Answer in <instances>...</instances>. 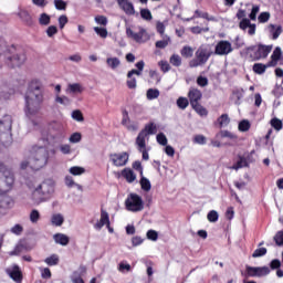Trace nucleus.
I'll return each mask as SVG.
<instances>
[{"label":"nucleus","instance_id":"774afa93","mask_svg":"<svg viewBox=\"0 0 283 283\" xmlns=\"http://www.w3.org/2000/svg\"><path fill=\"white\" fill-rule=\"evenodd\" d=\"M95 22L98 25H107V17H105V15H97V17H95Z\"/></svg>","mask_w":283,"mask_h":283},{"label":"nucleus","instance_id":"bf43d9fd","mask_svg":"<svg viewBox=\"0 0 283 283\" xmlns=\"http://www.w3.org/2000/svg\"><path fill=\"white\" fill-rule=\"evenodd\" d=\"M274 242L277 247H282L283 245V231H279L275 235H274Z\"/></svg>","mask_w":283,"mask_h":283},{"label":"nucleus","instance_id":"338daca9","mask_svg":"<svg viewBox=\"0 0 283 283\" xmlns=\"http://www.w3.org/2000/svg\"><path fill=\"white\" fill-rule=\"evenodd\" d=\"M82 138H83V136L81 135V133H73L70 136V143H81Z\"/></svg>","mask_w":283,"mask_h":283},{"label":"nucleus","instance_id":"f257e3e1","mask_svg":"<svg viewBox=\"0 0 283 283\" xmlns=\"http://www.w3.org/2000/svg\"><path fill=\"white\" fill-rule=\"evenodd\" d=\"M43 103V93L41 92V81L33 80L29 84V88L25 95V115L29 118L36 116L41 111Z\"/></svg>","mask_w":283,"mask_h":283},{"label":"nucleus","instance_id":"cd10ccee","mask_svg":"<svg viewBox=\"0 0 283 283\" xmlns=\"http://www.w3.org/2000/svg\"><path fill=\"white\" fill-rule=\"evenodd\" d=\"M51 222L54 227H61L63 226V222H65V219L61 213H57L52 216Z\"/></svg>","mask_w":283,"mask_h":283},{"label":"nucleus","instance_id":"0e129e2a","mask_svg":"<svg viewBox=\"0 0 283 283\" xmlns=\"http://www.w3.org/2000/svg\"><path fill=\"white\" fill-rule=\"evenodd\" d=\"M282 262L279 259H274L270 262V269L272 271H276L277 269H281Z\"/></svg>","mask_w":283,"mask_h":283},{"label":"nucleus","instance_id":"864d4df0","mask_svg":"<svg viewBox=\"0 0 283 283\" xmlns=\"http://www.w3.org/2000/svg\"><path fill=\"white\" fill-rule=\"evenodd\" d=\"M42 280H50L52 277V271L50 268L40 269Z\"/></svg>","mask_w":283,"mask_h":283},{"label":"nucleus","instance_id":"c03bdc74","mask_svg":"<svg viewBox=\"0 0 283 283\" xmlns=\"http://www.w3.org/2000/svg\"><path fill=\"white\" fill-rule=\"evenodd\" d=\"M51 18L48 13H42L39 18L40 25H50Z\"/></svg>","mask_w":283,"mask_h":283},{"label":"nucleus","instance_id":"20e7f679","mask_svg":"<svg viewBox=\"0 0 283 283\" xmlns=\"http://www.w3.org/2000/svg\"><path fill=\"white\" fill-rule=\"evenodd\" d=\"M45 163H48L45 149H43V147H40L30 159V161H22L20 164V168L24 170L30 167L33 171H39V169H42L45 166Z\"/></svg>","mask_w":283,"mask_h":283},{"label":"nucleus","instance_id":"603ef678","mask_svg":"<svg viewBox=\"0 0 283 283\" xmlns=\"http://www.w3.org/2000/svg\"><path fill=\"white\" fill-rule=\"evenodd\" d=\"M193 143L196 145H207V137H205V135H196L193 137Z\"/></svg>","mask_w":283,"mask_h":283},{"label":"nucleus","instance_id":"9b49d317","mask_svg":"<svg viewBox=\"0 0 283 283\" xmlns=\"http://www.w3.org/2000/svg\"><path fill=\"white\" fill-rule=\"evenodd\" d=\"M231 52H233V46H231V42L227 40L219 41L214 49V54H218V56H227V54H231Z\"/></svg>","mask_w":283,"mask_h":283},{"label":"nucleus","instance_id":"052dcab7","mask_svg":"<svg viewBox=\"0 0 283 283\" xmlns=\"http://www.w3.org/2000/svg\"><path fill=\"white\" fill-rule=\"evenodd\" d=\"M218 211L216 210H211L208 216H207V219L209 220V222H218Z\"/></svg>","mask_w":283,"mask_h":283},{"label":"nucleus","instance_id":"4d7b16f0","mask_svg":"<svg viewBox=\"0 0 283 283\" xmlns=\"http://www.w3.org/2000/svg\"><path fill=\"white\" fill-rule=\"evenodd\" d=\"M269 19H271V13L269 12H261L258 18L259 23H266Z\"/></svg>","mask_w":283,"mask_h":283},{"label":"nucleus","instance_id":"ddd939ff","mask_svg":"<svg viewBox=\"0 0 283 283\" xmlns=\"http://www.w3.org/2000/svg\"><path fill=\"white\" fill-rule=\"evenodd\" d=\"M7 273L13 282L21 283L23 282V272L18 264H13L11 269L7 270Z\"/></svg>","mask_w":283,"mask_h":283},{"label":"nucleus","instance_id":"4be33fe9","mask_svg":"<svg viewBox=\"0 0 283 283\" xmlns=\"http://www.w3.org/2000/svg\"><path fill=\"white\" fill-rule=\"evenodd\" d=\"M84 90L80 83L69 84L67 86L70 94H83Z\"/></svg>","mask_w":283,"mask_h":283},{"label":"nucleus","instance_id":"7ed1b4c3","mask_svg":"<svg viewBox=\"0 0 283 283\" xmlns=\"http://www.w3.org/2000/svg\"><path fill=\"white\" fill-rule=\"evenodd\" d=\"M52 193H54V185L43 181L33 190L32 200L35 201L36 205H41V202L50 200V198H52Z\"/></svg>","mask_w":283,"mask_h":283},{"label":"nucleus","instance_id":"473e14b6","mask_svg":"<svg viewBox=\"0 0 283 283\" xmlns=\"http://www.w3.org/2000/svg\"><path fill=\"white\" fill-rule=\"evenodd\" d=\"M146 96L148 101H154L158 98V96H160V91H158L157 88H149L146 93Z\"/></svg>","mask_w":283,"mask_h":283},{"label":"nucleus","instance_id":"f704fd0d","mask_svg":"<svg viewBox=\"0 0 283 283\" xmlns=\"http://www.w3.org/2000/svg\"><path fill=\"white\" fill-rule=\"evenodd\" d=\"M69 171L72 176H83V174L85 172V168L81 166H73L70 168Z\"/></svg>","mask_w":283,"mask_h":283},{"label":"nucleus","instance_id":"6e6552de","mask_svg":"<svg viewBox=\"0 0 283 283\" xmlns=\"http://www.w3.org/2000/svg\"><path fill=\"white\" fill-rule=\"evenodd\" d=\"M157 128H156V124L154 123H149L146 124L144 129H142L136 138V145L137 147H142L145 148V138H147V136L149 135H154L156 134Z\"/></svg>","mask_w":283,"mask_h":283},{"label":"nucleus","instance_id":"f8f14e48","mask_svg":"<svg viewBox=\"0 0 283 283\" xmlns=\"http://www.w3.org/2000/svg\"><path fill=\"white\" fill-rule=\"evenodd\" d=\"M7 63L9 67H21L25 63V53L23 51H20L12 56H9L7 59Z\"/></svg>","mask_w":283,"mask_h":283},{"label":"nucleus","instance_id":"393cba45","mask_svg":"<svg viewBox=\"0 0 283 283\" xmlns=\"http://www.w3.org/2000/svg\"><path fill=\"white\" fill-rule=\"evenodd\" d=\"M19 17L27 25H33L34 21L32 20V15L28 11H20Z\"/></svg>","mask_w":283,"mask_h":283},{"label":"nucleus","instance_id":"6e6d98bb","mask_svg":"<svg viewBox=\"0 0 283 283\" xmlns=\"http://www.w3.org/2000/svg\"><path fill=\"white\" fill-rule=\"evenodd\" d=\"M126 85L128 90H136L137 87L136 77H134V75L128 77V80L126 81Z\"/></svg>","mask_w":283,"mask_h":283},{"label":"nucleus","instance_id":"13d9d810","mask_svg":"<svg viewBox=\"0 0 283 283\" xmlns=\"http://www.w3.org/2000/svg\"><path fill=\"white\" fill-rule=\"evenodd\" d=\"M72 282H73V283H85V281L83 280V276H81V274L78 273V271H74V272H73Z\"/></svg>","mask_w":283,"mask_h":283},{"label":"nucleus","instance_id":"412c9836","mask_svg":"<svg viewBox=\"0 0 283 283\" xmlns=\"http://www.w3.org/2000/svg\"><path fill=\"white\" fill-rule=\"evenodd\" d=\"M122 176L128 182H134V180H136V174H134V170H132V168H125L124 170H122Z\"/></svg>","mask_w":283,"mask_h":283},{"label":"nucleus","instance_id":"ea45409f","mask_svg":"<svg viewBox=\"0 0 283 283\" xmlns=\"http://www.w3.org/2000/svg\"><path fill=\"white\" fill-rule=\"evenodd\" d=\"M158 66L160 67L161 72H164V74H167V72L171 70V65L169 64V62L164 60L158 62Z\"/></svg>","mask_w":283,"mask_h":283},{"label":"nucleus","instance_id":"dca6fc26","mask_svg":"<svg viewBox=\"0 0 283 283\" xmlns=\"http://www.w3.org/2000/svg\"><path fill=\"white\" fill-rule=\"evenodd\" d=\"M188 98L190 105H195L196 103H200L202 101V91L191 87L188 92Z\"/></svg>","mask_w":283,"mask_h":283},{"label":"nucleus","instance_id":"3c124183","mask_svg":"<svg viewBox=\"0 0 283 283\" xmlns=\"http://www.w3.org/2000/svg\"><path fill=\"white\" fill-rule=\"evenodd\" d=\"M221 138H230V140H235L238 136L229 130H221L220 132Z\"/></svg>","mask_w":283,"mask_h":283},{"label":"nucleus","instance_id":"a18cd8bd","mask_svg":"<svg viewBox=\"0 0 283 283\" xmlns=\"http://www.w3.org/2000/svg\"><path fill=\"white\" fill-rule=\"evenodd\" d=\"M140 17L145 21H151V19H154V17L151 15V11H149V9H142Z\"/></svg>","mask_w":283,"mask_h":283},{"label":"nucleus","instance_id":"49530a36","mask_svg":"<svg viewBox=\"0 0 283 283\" xmlns=\"http://www.w3.org/2000/svg\"><path fill=\"white\" fill-rule=\"evenodd\" d=\"M72 118L74 120H77L78 123H83V120H85V118L83 117V113L80 109L72 112Z\"/></svg>","mask_w":283,"mask_h":283},{"label":"nucleus","instance_id":"9d476101","mask_svg":"<svg viewBox=\"0 0 283 283\" xmlns=\"http://www.w3.org/2000/svg\"><path fill=\"white\" fill-rule=\"evenodd\" d=\"M245 271L249 277H264L271 273V269H269V266L254 268L248 265Z\"/></svg>","mask_w":283,"mask_h":283},{"label":"nucleus","instance_id":"a878e982","mask_svg":"<svg viewBox=\"0 0 283 283\" xmlns=\"http://www.w3.org/2000/svg\"><path fill=\"white\" fill-rule=\"evenodd\" d=\"M196 19H206V21H216V17L209 15L207 12H202L200 10L195 11Z\"/></svg>","mask_w":283,"mask_h":283},{"label":"nucleus","instance_id":"79ce46f5","mask_svg":"<svg viewBox=\"0 0 283 283\" xmlns=\"http://www.w3.org/2000/svg\"><path fill=\"white\" fill-rule=\"evenodd\" d=\"M23 251H28V248H25V245L23 244H18L13 251H11L10 255H21V253H23Z\"/></svg>","mask_w":283,"mask_h":283},{"label":"nucleus","instance_id":"aec40b11","mask_svg":"<svg viewBox=\"0 0 283 283\" xmlns=\"http://www.w3.org/2000/svg\"><path fill=\"white\" fill-rule=\"evenodd\" d=\"M270 34H272L273 41L280 39V34H282V25H275V24H270L269 27Z\"/></svg>","mask_w":283,"mask_h":283},{"label":"nucleus","instance_id":"e433bc0d","mask_svg":"<svg viewBox=\"0 0 283 283\" xmlns=\"http://www.w3.org/2000/svg\"><path fill=\"white\" fill-rule=\"evenodd\" d=\"M189 99L187 97H179L177 99V107H179V109H187V107H189Z\"/></svg>","mask_w":283,"mask_h":283},{"label":"nucleus","instance_id":"09e8293b","mask_svg":"<svg viewBox=\"0 0 283 283\" xmlns=\"http://www.w3.org/2000/svg\"><path fill=\"white\" fill-rule=\"evenodd\" d=\"M94 32H96V34L101 36V39H107V29L95 27Z\"/></svg>","mask_w":283,"mask_h":283},{"label":"nucleus","instance_id":"bb28decb","mask_svg":"<svg viewBox=\"0 0 283 283\" xmlns=\"http://www.w3.org/2000/svg\"><path fill=\"white\" fill-rule=\"evenodd\" d=\"M61 260L59 259V254H51L49 258L44 260L48 266H56Z\"/></svg>","mask_w":283,"mask_h":283},{"label":"nucleus","instance_id":"4468645a","mask_svg":"<svg viewBox=\"0 0 283 283\" xmlns=\"http://www.w3.org/2000/svg\"><path fill=\"white\" fill-rule=\"evenodd\" d=\"M107 227L108 231L111 233H114V229H112L109 226V213H107L104 209H101V219L99 221L95 224L96 229H103V227Z\"/></svg>","mask_w":283,"mask_h":283},{"label":"nucleus","instance_id":"4c0bfd02","mask_svg":"<svg viewBox=\"0 0 283 283\" xmlns=\"http://www.w3.org/2000/svg\"><path fill=\"white\" fill-rule=\"evenodd\" d=\"M251 129V123L243 119L239 123V132H249Z\"/></svg>","mask_w":283,"mask_h":283},{"label":"nucleus","instance_id":"5fc2aeb1","mask_svg":"<svg viewBox=\"0 0 283 283\" xmlns=\"http://www.w3.org/2000/svg\"><path fill=\"white\" fill-rule=\"evenodd\" d=\"M54 6L57 10H67V2L65 0H54Z\"/></svg>","mask_w":283,"mask_h":283},{"label":"nucleus","instance_id":"6ab92c4d","mask_svg":"<svg viewBox=\"0 0 283 283\" xmlns=\"http://www.w3.org/2000/svg\"><path fill=\"white\" fill-rule=\"evenodd\" d=\"M53 240L56 244H61V247H67L70 244V237L64 233H55Z\"/></svg>","mask_w":283,"mask_h":283},{"label":"nucleus","instance_id":"1a4fd4ad","mask_svg":"<svg viewBox=\"0 0 283 283\" xmlns=\"http://www.w3.org/2000/svg\"><path fill=\"white\" fill-rule=\"evenodd\" d=\"M108 158L114 167H125L129 163V153H112L108 155Z\"/></svg>","mask_w":283,"mask_h":283},{"label":"nucleus","instance_id":"f03ea898","mask_svg":"<svg viewBox=\"0 0 283 283\" xmlns=\"http://www.w3.org/2000/svg\"><path fill=\"white\" fill-rule=\"evenodd\" d=\"M272 50L273 45L259 43L245 48L244 54L250 61H262V59H266L271 54Z\"/></svg>","mask_w":283,"mask_h":283},{"label":"nucleus","instance_id":"2eb2a0df","mask_svg":"<svg viewBox=\"0 0 283 283\" xmlns=\"http://www.w3.org/2000/svg\"><path fill=\"white\" fill-rule=\"evenodd\" d=\"M120 10L125 12L128 17L136 14V10L134 9V4L129 0H116Z\"/></svg>","mask_w":283,"mask_h":283},{"label":"nucleus","instance_id":"680f3d73","mask_svg":"<svg viewBox=\"0 0 283 283\" xmlns=\"http://www.w3.org/2000/svg\"><path fill=\"white\" fill-rule=\"evenodd\" d=\"M273 96H275V98H281V96H283V87L282 85H276L274 87V90L272 91Z\"/></svg>","mask_w":283,"mask_h":283},{"label":"nucleus","instance_id":"a19ab883","mask_svg":"<svg viewBox=\"0 0 283 283\" xmlns=\"http://www.w3.org/2000/svg\"><path fill=\"white\" fill-rule=\"evenodd\" d=\"M169 36H166V39L164 40H159L155 43V46L158 48L159 50H165V48H167V45H169Z\"/></svg>","mask_w":283,"mask_h":283},{"label":"nucleus","instance_id":"69168bd1","mask_svg":"<svg viewBox=\"0 0 283 283\" xmlns=\"http://www.w3.org/2000/svg\"><path fill=\"white\" fill-rule=\"evenodd\" d=\"M157 143L163 145V147L167 146V136H165L163 133H159L157 135Z\"/></svg>","mask_w":283,"mask_h":283},{"label":"nucleus","instance_id":"72a5a7b5","mask_svg":"<svg viewBox=\"0 0 283 283\" xmlns=\"http://www.w3.org/2000/svg\"><path fill=\"white\" fill-rule=\"evenodd\" d=\"M180 54L184 59H191V56H193V49L191 46H184Z\"/></svg>","mask_w":283,"mask_h":283},{"label":"nucleus","instance_id":"c756f323","mask_svg":"<svg viewBox=\"0 0 283 283\" xmlns=\"http://www.w3.org/2000/svg\"><path fill=\"white\" fill-rule=\"evenodd\" d=\"M170 65H174V67H180L182 65V57L178 54H172L169 59Z\"/></svg>","mask_w":283,"mask_h":283},{"label":"nucleus","instance_id":"de8ad7c7","mask_svg":"<svg viewBox=\"0 0 283 283\" xmlns=\"http://www.w3.org/2000/svg\"><path fill=\"white\" fill-rule=\"evenodd\" d=\"M266 253H268L266 248H258L252 253V258H263V255H265Z\"/></svg>","mask_w":283,"mask_h":283},{"label":"nucleus","instance_id":"5701e85b","mask_svg":"<svg viewBox=\"0 0 283 283\" xmlns=\"http://www.w3.org/2000/svg\"><path fill=\"white\" fill-rule=\"evenodd\" d=\"M192 109L199 114V116H208L209 111L205 108V106L200 105V102H197L195 104H190Z\"/></svg>","mask_w":283,"mask_h":283},{"label":"nucleus","instance_id":"a211bd4d","mask_svg":"<svg viewBox=\"0 0 283 283\" xmlns=\"http://www.w3.org/2000/svg\"><path fill=\"white\" fill-rule=\"evenodd\" d=\"M0 129L4 132H12V116L11 115H4L0 119Z\"/></svg>","mask_w":283,"mask_h":283},{"label":"nucleus","instance_id":"c9c22d12","mask_svg":"<svg viewBox=\"0 0 283 283\" xmlns=\"http://www.w3.org/2000/svg\"><path fill=\"white\" fill-rule=\"evenodd\" d=\"M140 187L143 191H151V182L146 177H142L140 179Z\"/></svg>","mask_w":283,"mask_h":283},{"label":"nucleus","instance_id":"c85d7f7f","mask_svg":"<svg viewBox=\"0 0 283 283\" xmlns=\"http://www.w3.org/2000/svg\"><path fill=\"white\" fill-rule=\"evenodd\" d=\"M266 67H269V65L263 63H255L253 64L252 70L254 74H264V72H266Z\"/></svg>","mask_w":283,"mask_h":283},{"label":"nucleus","instance_id":"7c9ffc66","mask_svg":"<svg viewBox=\"0 0 283 283\" xmlns=\"http://www.w3.org/2000/svg\"><path fill=\"white\" fill-rule=\"evenodd\" d=\"M219 127H227L231 123L228 114H222L218 119Z\"/></svg>","mask_w":283,"mask_h":283},{"label":"nucleus","instance_id":"423d86ee","mask_svg":"<svg viewBox=\"0 0 283 283\" xmlns=\"http://www.w3.org/2000/svg\"><path fill=\"white\" fill-rule=\"evenodd\" d=\"M14 187V172L10 169H4L2 172V178L0 179V193L6 196L10 193Z\"/></svg>","mask_w":283,"mask_h":283},{"label":"nucleus","instance_id":"39448f33","mask_svg":"<svg viewBox=\"0 0 283 283\" xmlns=\"http://www.w3.org/2000/svg\"><path fill=\"white\" fill-rule=\"evenodd\" d=\"M125 207L127 211H132L133 213H138L145 209V201H143V197L137 193H129L125 200Z\"/></svg>","mask_w":283,"mask_h":283},{"label":"nucleus","instance_id":"b1692460","mask_svg":"<svg viewBox=\"0 0 283 283\" xmlns=\"http://www.w3.org/2000/svg\"><path fill=\"white\" fill-rule=\"evenodd\" d=\"M243 167H249V161L247 160V158L240 156L239 160L235 164H233L231 169H234V171H238V169H242Z\"/></svg>","mask_w":283,"mask_h":283},{"label":"nucleus","instance_id":"f3484780","mask_svg":"<svg viewBox=\"0 0 283 283\" xmlns=\"http://www.w3.org/2000/svg\"><path fill=\"white\" fill-rule=\"evenodd\" d=\"M145 29L140 28L139 32H134L132 28L126 29V34L128 39H133V41H136V43H140L143 41V36H145Z\"/></svg>","mask_w":283,"mask_h":283},{"label":"nucleus","instance_id":"37998d69","mask_svg":"<svg viewBox=\"0 0 283 283\" xmlns=\"http://www.w3.org/2000/svg\"><path fill=\"white\" fill-rule=\"evenodd\" d=\"M280 59H282V49H280V46L275 48L272 55H271V60L274 62L280 61Z\"/></svg>","mask_w":283,"mask_h":283},{"label":"nucleus","instance_id":"0eeeda50","mask_svg":"<svg viewBox=\"0 0 283 283\" xmlns=\"http://www.w3.org/2000/svg\"><path fill=\"white\" fill-rule=\"evenodd\" d=\"M195 54L196 59L190 60L189 67H200V65H205L211 57V52L205 48H199Z\"/></svg>","mask_w":283,"mask_h":283},{"label":"nucleus","instance_id":"e2e57ef3","mask_svg":"<svg viewBox=\"0 0 283 283\" xmlns=\"http://www.w3.org/2000/svg\"><path fill=\"white\" fill-rule=\"evenodd\" d=\"M146 235L147 239L151 240L153 242H156V240H158V232L156 230H148Z\"/></svg>","mask_w":283,"mask_h":283},{"label":"nucleus","instance_id":"2f4dec72","mask_svg":"<svg viewBox=\"0 0 283 283\" xmlns=\"http://www.w3.org/2000/svg\"><path fill=\"white\" fill-rule=\"evenodd\" d=\"M106 63L108 67H111L112 70H116V67L120 65V60L118 57H108L106 60Z\"/></svg>","mask_w":283,"mask_h":283},{"label":"nucleus","instance_id":"58836bf2","mask_svg":"<svg viewBox=\"0 0 283 283\" xmlns=\"http://www.w3.org/2000/svg\"><path fill=\"white\" fill-rule=\"evenodd\" d=\"M271 126L276 129V132H280L283 127L282 119L274 117L271 119Z\"/></svg>","mask_w":283,"mask_h":283},{"label":"nucleus","instance_id":"8fccbe9b","mask_svg":"<svg viewBox=\"0 0 283 283\" xmlns=\"http://www.w3.org/2000/svg\"><path fill=\"white\" fill-rule=\"evenodd\" d=\"M41 220V213H39V210H32L30 213V221L34 223L39 222Z\"/></svg>","mask_w":283,"mask_h":283}]
</instances>
